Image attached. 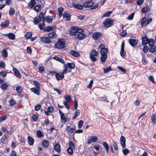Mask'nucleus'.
<instances>
[{
  "label": "nucleus",
  "mask_w": 156,
  "mask_h": 156,
  "mask_svg": "<svg viewBox=\"0 0 156 156\" xmlns=\"http://www.w3.org/2000/svg\"><path fill=\"white\" fill-rule=\"evenodd\" d=\"M45 20V18L44 16V14L42 12H41L39 16L34 18V23L35 24H37L38 23L41 21H42Z\"/></svg>",
  "instance_id": "obj_1"
},
{
  "label": "nucleus",
  "mask_w": 156,
  "mask_h": 156,
  "mask_svg": "<svg viewBox=\"0 0 156 156\" xmlns=\"http://www.w3.org/2000/svg\"><path fill=\"white\" fill-rule=\"evenodd\" d=\"M90 59L93 62H95L96 60V58L95 56H97L98 55V52L95 49H93L90 53Z\"/></svg>",
  "instance_id": "obj_2"
},
{
  "label": "nucleus",
  "mask_w": 156,
  "mask_h": 156,
  "mask_svg": "<svg viewBox=\"0 0 156 156\" xmlns=\"http://www.w3.org/2000/svg\"><path fill=\"white\" fill-rule=\"evenodd\" d=\"M65 44L62 40L59 39L55 44V47L60 49H62L65 47Z\"/></svg>",
  "instance_id": "obj_3"
},
{
  "label": "nucleus",
  "mask_w": 156,
  "mask_h": 156,
  "mask_svg": "<svg viewBox=\"0 0 156 156\" xmlns=\"http://www.w3.org/2000/svg\"><path fill=\"white\" fill-rule=\"evenodd\" d=\"M112 20L109 19H107L104 21L103 24L105 27H108L112 25Z\"/></svg>",
  "instance_id": "obj_4"
},
{
  "label": "nucleus",
  "mask_w": 156,
  "mask_h": 156,
  "mask_svg": "<svg viewBox=\"0 0 156 156\" xmlns=\"http://www.w3.org/2000/svg\"><path fill=\"white\" fill-rule=\"evenodd\" d=\"M98 140V138L96 136H92L89 137L87 140V144H89L93 142H96Z\"/></svg>",
  "instance_id": "obj_5"
},
{
  "label": "nucleus",
  "mask_w": 156,
  "mask_h": 156,
  "mask_svg": "<svg viewBox=\"0 0 156 156\" xmlns=\"http://www.w3.org/2000/svg\"><path fill=\"white\" fill-rule=\"evenodd\" d=\"M102 35L100 32H96L93 34L92 37L95 40H98L102 37Z\"/></svg>",
  "instance_id": "obj_6"
},
{
  "label": "nucleus",
  "mask_w": 156,
  "mask_h": 156,
  "mask_svg": "<svg viewBox=\"0 0 156 156\" xmlns=\"http://www.w3.org/2000/svg\"><path fill=\"white\" fill-rule=\"evenodd\" d=\"M120 144L123 148L126 147V139L125 137L121 136L120 140Z\"/></svg>",
  "instance_id": "obj_7"
},
{
  "label": "nucleus",
  "mask_w": 156,
  "mask_h": 156,
  "mask_svg": "<svg viewBox=\"0 0 156 156\" xmlns=\"http://www.w3.org/2000/svg\"><path fill=\"white\" fill-rule=\"evenodd\" d=\"M94 4L92 1H89L83 3V6L86 7H89L92 6Z\"/></svg>",
  "instance_id": "obj_8"
},
{
  "label": "nucleus",
  "mask_w": 156,
  "mask_h": 156,
  "mask_svg": "<svg viewBox=\"0 0 156 156\" xmlns=\"http://www.w3.org/2000/svg\"><path fill=\"white\" fill-rule=\"evenodd\" d=\"M59 112L60 115L61 119L63 121V122H66L67 121V119L66 117L64 114L60 110H59Z\"/></svg>",
  "instance_id": "obj_9"
},
{
  "label": "nucleus",
  "mask_w": 156,
  "mask_h": 156,
  "mask_svg": "<svg viewBox=\"0 0 156 156\" xmlns=\"http://www.w3.org/2000/svg\"><path fill=\"white\" fill-rule=\"evenodd\" d=\"M77 27H73L69 31L70 34L73 35H74L77 34Z\"/></svg>",
  "instance_id": "obj_10"
},
{
  "label": "nucleus",
  "mask_w": 156,
  "mask_h": 156,
  "mask_svg": "<svg viewBox=\"0 0 156 156\" xmlns=\"http://www.w3.org/2000/svg\"><path fill=\"white\" fill-rule=\"evenodd\" d=\"M64 18H66V20L67 21H69L70 20V15L68 12L65 11L63 15Z\"/></svg>",
  "instance_id": "obj_11"
},
{
  "label": "nucleus",
  "mask_w": 156,
  "mask_h": 156,
  "mask_svg": "<svg viewBox=\"0 0 156 156\" xmlns=\"http://www.w3.org/2000/svg\"><path fill=\"white\" fill-rule=\"evenodd\" d=\"M148 24L147 19L146 17L143 18L141 21V24L142 26L146 27Z\"/></svg>",
  "instance_id": "obj_12"
},
{
  "label": "nucleus",
  "mask_w": 156,
  "mask_h": 156,
  "mask_svg": "<svg viewBox=\"0 0 156 156\" xmlns=\"http://www.w3.org/2000/svg\"><path fill=\"white\" fill-rule=\"evenodd\" d=\"M129 42L132 46H134L138 43V41L133 39H129L128 40Z\"/></svg>",
  "instance_id": "obj_13"
},
{
  "label": "nucleus",
  "mask_w": 156,
  "mask_h": 156,
  "mask_svg": "<svg viewBox=\"0 0 156 156\" xmlns=\"http://www.w3.org/2000/svg\"><path fill=\"white\" fill-rule=\"evenodd\" d=\"M55 76L58 80H61L64 77V75L61 73H57L55 75Z\"/></svg>",
  "instance_id": "obj_14"
},
{
  "label": "nucleus",
  "mask_w": 156,
  "mask_h": 156,
  "mask_svg": "<svg viewBox=\"0 0 156 156\" xmlns=\"http://www.w3.org/2000/svg\"><path fill=\"white\" fill-rule=\"evenodd\" d=\"M40 89H39L35 87H33L30 89V90L32 92L38 95L40 94Z\"/></svg>",
  "instance_id": "obj_15"
},
{
  "label": "nucleus",
  "mask_w": 156,
  "mask_h": 156,
  "mask_svg": "<svg viewBox=\"0 0 156 156\" xmlns=\"http://www.w3.org/2000/svg\"><path fill=\"white\" fill-rule=\"evenodd\" d=\"M40 40L42 42L45 43H50V40L49 38L46 37H42L40 38Z\"/></svg>",
  "instance_id": "obj_16"
},
{
  "label": "nucleus",
  "mask_w": 156,
  "mask_h": 156,
  "mask_svg": "<svg viewBox=\"0 0 156 156\" xmlns=\"http://www.w3.org/2000/svg\"><path fill=\"white\" fill-rule=\"evenodd\" d=\"M77 34V38L78 40H82L86 37V35L84 34L80 33Z\"/></svg>",
  "instance_id": "obj_17"
},
{
  "label": "nucleus",
  "mask_w": 156,
  "mask_h": 156,
  "mask_svg": "<svg viewBox=\"0 0 156 156\" xmlns=\"http://www.w3.org/2000/svg\"><path fill=\"white\" fill-rule=\"evenodd\" d=\"M14 75L17 77L20 78V72L16 68H13L12 69Z\"/></svg>",
  "instance_id": "obj_18"
},
{
  "label": "nucleus",
  "mask_w": 156,
  "mask_h": 156,
  "mask_svg": "<svg viewBox=\"0 0 156 156\" xmlns=\"http://www.w3.org/2000/svg\"><path fill=\"white\" fill-rule=\"evenodd\" d=\"M8 137L9 136L7 135L3 136L1 139V142L4 144H5L7 142V139Z\"/></svg>",
  "instance_id": "obj_19"
},
{
  "label": "nucleus",
  "mask_w": 156,
  "mask_h": 156,
  "mask_svg": "<svg viewBox=\"0 0 156 156\" xmlns=\"http://www.w3.org/2000/svg\"><path fill=\"white\" fill-rule=\"evenodd\" d=\"M72 5L73 7L79 9H82L83 8V5L80 4H76L75 3H73L72 4Z\"/></svg>",
  "instance_id": "obj_20"
},
{
  "label": "nucleus",
  "mask_w": 156,
  "mask_h": 156,
  "mask_svg": "<svg viewBox=\"0 0 156 156\" xmlns=\"http://www.w3.org/2000/svg\"><path fill=\"white\" fill-rule=\"evenodd\" d=\"M70 54L74 56L78 57L80 56V54L77 51L73 50H70Z\"/></svg>",
  "instance_id": "obj_21"
},
{
  "label": "nucleus",
  "mask_w": 156,
  "mask_h": 156,
  "mask_svg": "<svg viewBox=\"0 0 156 156\" xmlns=\"http://www.w3.org/2000/svg\"><path fill=\"white\" fill-rule=\"evenodd\" d=\"M5 35L8 37L11 40H14L15 38V35L12 33L8 34H5Z\"/></svg>",
  "instance_id": "obj_22"
},
{
  "label": "nucleus",
  "mask_w": 156,
  "mask_h": 156,
  "mask_svg": "<svg viewBox=\"0 0 156 156\" xmlns=\"http://www.w3.org/2000/svg\"><path fill=\"white\" fill-rule=\"evenodd\" d=\"M48 37L51 39H54L57 36V34L55 32H51L48 34Z\"/></svg>",
  "instance_id": "obj_23"
},
{
  "label": "nucleus",
  "mask_w": 156,
  "mask_h": 156,
  "mask_svg": "<svg viewBox=\"0 0 156 156\" xmlns=\"http://www.w3.org/2000/svg\"><path fill=\"white\" fill-rule=\"evenodd\" d=\"M28 142L29 145H32L34 143V139L30 136H28L27 137Z\"/></svg>",
  "instance_id": "obj_24"
},
{
  "label": "nucleus",
  "mask_w": 156,
  "mask_h": 156,
  "mask_svg": "<svg viewBox=\"0 0 156 156\" xmlns=\"http://www.w3.org/2000/svg\"><path fill=\"white\" fill-rule=\"evenodd\" d=\"M149 39L146 37H143L142 38V44L144 45H146L148 44Z\"/></svg>",
  "instance_id": "obj_25"
},
{
  "label": "nucleus",
  "mask_w": 156,
  "mask_h": 156,
  "mask_svg": "<svg viewBox=\"0 0 156 156\" xmlns=\"http://www.w3.org/2000/svg\"><path fill=\"white\" fill-rule=\"evenodd\" d=\"M80 111V110L78 109L76 111L74 114V115L72 117V119L74 120L76 119V118L79 115Z\"/></svg>",
  "instance_id": "obj_26"
},
{
  "label": "nucleus",
  "mask_w": 156,
  "mask_h": 156,
  "mask_svg": "<svg viewBox=\"0 0 156 156\" xmlns=\"http://www.w3.org/2000/svg\"><path fill=\"white\" fill-rule=\"evenodd\" d=\"M54 148L55 150L59 153L60 152V147L59 144H55L54 145Z\"/></svg>",
  "instance_id": "obj_27"
},
{
  "label": "nucleus",
  "mask_w": 156,
  "mask_h": 156,
  "mask_svg": "<svg viewBox=\"0 0 156 156\" xmlns=\"http://www.w3.org/2000/svg\"><path fill=\"white\" fill-rule=\"evenodd\" d=\"M101 61L102 62H105L107 58V55H101Z\"/></svg>",
  "instance_id": "obj_28"
},
{
  "label": "nucleus",
  "mask_w": 156,
  "mask_h": 156,
  "mask_svg": "<svg viewBox=\"0 0 156 156\" xmlns=\"http://www.w3.org/2000/svg\"><path fill=\"white\" fill-rule=\"evenodd\" d=\"M33 84L34 86L36 87V88L40 89V85L39 83L36 81L34 80L33 81Z\"/></svg>",
  "instance_id": "obj_29"
},
{
  "label": "nucleus",
  "mask_w": 156,
  "mask_h": 156,
  "mask_svg": "<svg viewBox=\"0 0 156 156\" xmlns=\"http://www.w3.org/2000/svg\"><path fill=\"white\" fill-rule=\"evenodd\" d=\"M107 52L108 49L107 48H104L102 49H101V55H107Z\"/></svg>",
  "instance_id": "obj_30"
},
{
  "label": "nucleus",
  "mask_w": 156,
  "mask_h": 156,
  "mask_svg": "<svg viewBox=\"0 0 156 156\" xmlns=\"http://www.w3.org/2000/svg\"><path fill=\"white\" fill-rule=\"evenodd\" d=\"M9 25V22L8 21H6L2 23L1 25V27H5Z\"/></svg>",
  "instance_id": "obj_31"
},
{
  "label": "nucleus",
  "mask_w": 156,
  "mask_h": 156,
  "mask_svg": "<svg viewBox=\"0 0 156 156\" xmlns=\"http://www.w3.org/2000/svg\"><path fill=\"white\" fill-rule=\"evenodd\" d=\"M45 20L47 22L50 23L52 21L53 18L52 16H47L45 18Z\"/></svg>",
  "instance_id": "obj_32"
},
{
  "label": "nucleus",
  "mask_w": 156,
  "mask_h": 156,
  "mask_svg": "<svg viewBox=\"0 0 156 156\" xmlns=\"http://www.w3.org/2000/svg\"><path fill=\"white\" fill-rule=\"evenodd\" d=\"M150 9L149 7L147 6L143 8L141 10V12L145 13L146 12L149 11Z\"/></svg>",
  "instance_id": "obj_33"
},
{
  "label": "nucleus",
  "mask_w": 156,
  "mask_h": 156,
  "mask_svg": "<svg viewBox=\"0 0 156 156\" xmlns=\"http://www.w3.org/2000/svg\"><path fill=\"white\" fill-rule=\"evenodd\" d=\"M68 148H70L72 149L75 150V147L74 145V144L73 143L70 141L69 143V147Z\"/></svg>",
  "instance_id": "obj_34"
},
{
  "label": "nucleus",
  "mask_w": 156,
  "mask_h": 156,
  "mask_svg": "<svg viewBox=\"0 0 156 156\" xmlns=\"http://www.w3.org/2000/svg\"><path fill=\"white\" fill-rule=\"evenodd\" d=\"M66 101L69 102L71 100V98L69 95H65L64 97Z\"/></svg>",
  "instance_id": "obj_35"
},
{
  "label": "nucleus",
  "mask_w": 156,
  "mask_h": 156,
  "mask_svg": "<svg viewBox=\"0 0 156 156\" xmlns=\"http://www.w3.org/2000/svg\"><path fill=\"white\" fill-rule=\"evenodd\" d=\"M112 12V11H108L103 14L102 17L104 18L106 17H109L110 16Z\"/></svg>",
  "instance_id": "obj_36"
},
{
  "label": "nucleus",
  "mask_w": 156,
  "mask_h": 156,
  "mask_svg": "<svg viewBox=\"0 0 156 156\" xmlns=\"http://www.w3.org/2000/svg\"><path fill=\"white\" fill-rule=\"evenodd\" d=\"M35 4V0H31L30 2L29 3L28 6L30 8H32Z\"/></svg>",
  "instance_id": "obj_37"
},
{
  "label": "nucleus",
  "mask_w": 156,
  "mask_h": 156,
  "mask_svg": "<svg viewBox=\"0 0 156 156\" xmlns=\"http://www.w3.org/2000/svg\"><path fill=\"white\" fill-rule=\"evenodd\" d=\"M156 51V46L152 45L149 49V51L151 52H154Z\"/></svg>",
  "instance_id": "obj_38"
},
{
  "label": "nucleus",
  "mask_w": 156,
  "mask_h": 156,
  "mask_svg": "<svg viewBox=\"0 0 156 156\" xmlns=\"http://www.w3.org/2000/svg\"><path fill=\"white\" fill-rule=\"evenodd\" d=\"M58 11L59 13V16L60 17L62 15V12L64 11V9L62 7H60L58 9Z\"/></svg>",
  "instance_id": "obj_39"
},
{
  "label": "nucleus",
  "mask_w": 156,
  "mask_h": 156,
  "mask_svg": "<svg viewBox=\"0 0 156 156\" xmlns=\"http://www.w3.org/2000/svg\"><path fill=\"white\" fill-rule=\"evenodd\" d=\"M16 90L17 91L18 93L20 94L22 92L23 90L22 87H21L19 86L16 87Z\"/></svg>",
  "instance_id": "obj_40"
},
{
  "label": "nucleus",
  "mask_w": 156,
  "mask_h": 156,
  "mask_svg": "<svg viewBox=\"0 0 156 156\" xmlns=\"http://www.w3.org/2000/svg\"><path fill=\"white\" fill-rule=\"evenodd\" d=\"M67 66L68 67H69L70 69H73L74 68L75 65L73 63H67Z\"/></svg>",
  "instance_id": "obj_41"
},
{
  "label": "nucleus",
  "mask_w": 156,
  "mask_h": 156,
  "mask_svg": "<svg viewBox=\"0 0 156 156\" xmlns=\"http://www.w3.org/2000/svg\"><path fill=\"white\" fill-rule=\"evenodd\" d=\"M49 143L47 140H44L42 143V145L44 147H48L49 145Z\"/></svg>",
  "instance_id": "obj_42"
},
{
  "label": "nucleus",
  "mask_w": 156,
  "mask_h": 156,
  "mask_svg": "<svg viewBox=\"0 0 156 156\" xmlns=\"http://www.w3.org/2000/svg\"><path fill=\"white\" fill-rule=\"evenodd\" d=\"M151 119L153 123L154 124L156 119V116L155 114H153L151 117Z\"/></svg>",
  "instance_id": "obj_43"
},
{
  "label": "nucleus",
  "mask_w": 156,
  "mask_h": 156,
  "mask_svg": "<svg viewBox=\"0 0 156 156\" xmlns=\"http://www.w3.org/2000/svg\"><path fill=\"white\" fill-rule=\"evenodd\" d=\"M41 5H36L34 8V10L36 12H39L41 10Z\"/></svg>",
  "instance_id": "obj_44"
},
{
  "label": "nucleus",
  "mask_w": 156,
  "mask_h": 156,
  "mask_svg": "<svg viewBox=\"0 0 156 156\" xmlns=\"http://www.w3.org/2000/svg\"><path fill=\"white\" fill-rule=\"evenodd\" d=\"M112 69L110 66L106 67L104 69V73H107L110 71L112 70Z\"/></svg>",
  "instance_id": "obj_45"
},
{
  "label": "nucleus",
  "mask_w": 156,
  "mask_h": 156,
  "mask_svg": "<svg viewBox=\"0 0 156 156\" xmlns=\"http://www.w3.org/2000/svg\"><path fill=\"white\" fill-rule=\"evenodd\" d=\"M148 44H149L150 46H152V45H154V39L152 38L149 39Z\"/></svg>",
  "instance_id": "obj_46"
},
{
  "label": "nucleus",
  "mask_w": 156,
  "mask_h": 156,
  "mask_svg": "<svg viewBox=\"0 0 156 156\" xmlns=\"http://www.w3.org/2000/svg\"><path fill=\"white\" fill-rule=\"evenodd\" d=\"M105 147L106 151L108 152L109 150V146L108 144L105 142H104L102 144Z\"/></svg>",
  "instance_id": "obj_47"
},
{
  "label": "nucleus",
  "mask_w": 156,
  "mask_h": 156,
  "mask_svg": "<svg viewBox=\"0 0 156 156\" xmlns=\"http://www.w3.org/2000/svg\"><path fill=\"white\" fill-rule=\"evenodd\" d=\"M2 55L4 57H6L8 56L7 52L4 49L2 52Z\"/></svg>",
  "instance_id": "obj_48"
},
{
  "label": "nucleus",
  "mask_w": 156,
  "mask_h": 156,
  "mask_svg": "<svg viewBox=\"0 0 156 156\" xmlns=\"http://www.w3.org/2000/svg\"><path fill=\"white\" fill-rule=\"evenodd\" d=\"M52 30V27L50 26H48L45 27L44 31L46 32H49Z\"/></svg>",
  "instance_id": "obj_49"
},
{
  "label": "nucleus",
  "mask_w": 156,
  "mask_h": 156,
  "mask_svg": "<svg viewBox=\"0 0 156 156\" xmlns=\"http://www.w3.org/2000/svg\"><path fill=\"white\" fill-rule=\"evenodd\" d=\"M66 129L69 132H70L71 133H73L75 129L74 128H72L70 126H69L67 127Z\"/></svg>",
  "instance_id": "obj_50"
},
{
  "label": "nucleus",
  "mask_w": 156,
  "mask_h": 156,
  "mask_svg": "<svg viewBox=\"0 0 156 156\" xmlns=\"http://www.w3.org/2000/svg\"><path fill=\"white\" fill-rule=\"evenodd\" d=\"M15 10L13 8H10L9 10V15L12 16L14 14Z\"/></svg>",
  "instance_id": "obj_51"
},
{
  "label": "nucleus",
  "mask_w": 156,
  "mask_h": 156,
  "mask_svg": "<svg viewBox=\"0 0 156 156\" xmlns=\"http://www.w3.org/2000/svg\"><path fill=\"white\" fill-rule=\"evenodd\" d=\"M16 103L15 101L14 100H10L9 101V105L10 106H12L15 105Z\"/></svg>",
  "instance_id": "obj_52"
},
{
  "label": "nucleus",
  "mask_w": 156,
  "mask_h": 156,
  "mask_svg": "<svg viewBox=\"0 0 156 156\" xmlns=\"http://www.w3.org/2000/svg\"><path fill=\"white\" fill-rule=\"evenodd\" d=\"M32 33L31 32H28L25 35L26 37L28 39H30L32 36Z\"/></svg>",
  "instance_id": "obj_53"
},
{
  "label": "nucleus",
  "mask_w": 156,
  "mask_h": 156,
  "mask_svg": "<svg viewBox=\"0 0 156 156\" xmlns=\"http://www.w3.org/2000/svg\"><path fill=\"white\" fill-rule=\"evenodd\" d=\"M54 107L52 106H49L48 108V111L51 113L54 110Z\"/></svg>",
  "instance_id": "obj_54"
},
{
  "label": "nucleus",
  "mask_w": 156,
  "mask_h": 156,
  "mask_svg": "<svg viewBox=\"0 0 156 156\" xmlns=\"http://www.w3.org/2000/svg\"><path fill=\"white\" fill-rule=\"evenodd\" d=\"M37 136L39 137H41L43 136V134L42 132L40 130H38L37 132Z\"/></svg>",
  "instance_id": "obj_55"
},
{
  "label": "nucleus",
  "mask_w": 156,
  "mask_h": 156,
  "mask_svg": "<svg viewBox=\"0 0 156 156\" xmlns=\"http://www.w3.org/2000/svg\"><path fill=\"white\" fill-rule=\"evenodd\" d=\"M45 26V23H42L39 24L38 27L39 29H40L41 30H42L43 29V28Z\"/></svg>",
  "instance_id": "obj_56"
},
{
  "label": "nucleus",
  "mask_w": 156,
  "mask_h": 156,
  "mask_svg": "<svg viewBox=\"0 0 156 156\" xmlns=\"http://www.w3.org/2000/svg\"><path fill=\"white\" fill-rule=\"evenodd\" d=\"M126 34V30H123L120 34V35L122 37H125Z\"/></svg>",
  "instance_id": "obj_57"
},
{
  "label": "nucleus",
  "mask_w": 156,
  "mask_h": 156,
  "mask_svg": "<svg viewBox=\"0 0 156 156\" xmlns=\"http://www.w3.org/2000/svg\"><path fill=\"white\" fill-rule=\"evenodd\" d=\"M83 122L82 120H80L78 123V126L79 128H81L83 124Z\"/></svg>",
  "instance_id": "obj_58"
},
{
  "label": "nucleus",
  "mask_w": 156,
  "mask_h": 156,
  "mask_svg": "<svg viewBox=\"0 0 156 156\" xmlns=\"http://www.w3.org/2000/svg\"><path fill=\"white\" fill-rule=\"evenodd\" d=\"M74 150L70 148H68L67 150V152L70 155H72L73 154V150Z\"/></svg>",
  "instance_id": "obj_59"
},
{
  "label": "nucleus",
  "mask_w": 156,
  "mask_h": 156,
  "mask_svg": "<svg viewBox=\"0 0 156 156\" xmlns=\"http://www.w3.org/2000/svg\"><path fill=\"white\" fill-rule=\"evenodd\" d=\"M8 85L5 83H3L1 85L2 89L3 90H5L7 89Z\"/></svg>",
  "instance_id": "obj_60"
},
{
  "label": "nucleus",
  "mask_w": 156,
  "mask_h": 156,
  "mask_svg": "<svg viewBox=\"0 0 156 156\" xmlns=\"http://www.w3.org/2000/svg\"><path fill=\"white\" fill-rule=\"evenodd\" d=\"M41 107V105L38 104L35 106V110L36 111H38L40 109Z\"/></svg>",
  "instance_id": "obj_61"
},
{
  "label": "nucleus",
  "mask_w": 156,
  "mask_h": 156,
  "mask_svg": "<svg viewBox=\"0 0 156 156\" xmlns=\"http://www.w3.org/2000/svg\"><path fill=\"white\" fill-rule=\"evenodd\" d=\"M44 70V67L42 66H40L38 69L40 73H42L43 72Z\"/></svg>",
  "instance_id": "obj_62"
},
{
  "label": "nucleus",
  "mask_w": 156,
  "mask_h": 156,
  "mask_svg": "<svg viewBox=\"0 0 156 156\" xmlns=\"http://www.w3.org/2000/svg\"><path fill=\"white\" fill-rule=\"evenodd\" d=\"M64 69L62 73H63V75H64L65 74H66V72L67 71V66L66 65H65L64 66Z\"/></svg>",
  "instance_id": "obj_63"
},
{
  "label": "nucleus",
  "mask_w": 156,
  "mask_h": 156,
  "mask_svg": "<svg viewBox=\"0 0 156 156\" xmlns=\"http://www.w3.org/2000/svg\"><path fill=\"white\" fill-rule=\"evenodd\" d=\"M117 68L120 71H121L122 72H123L124 73H125L126 72V70L123 69L122 67H121L119 66H118L117 67Z\"/></svg>",
  "instance_id": "obj_64"
}]
</instances>
